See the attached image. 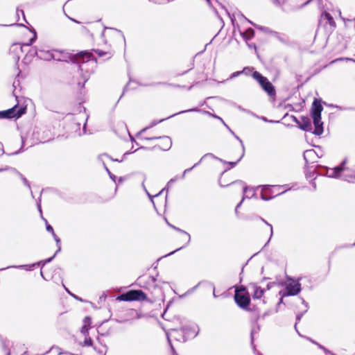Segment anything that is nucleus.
Segmentation results:
<instances>
[{
    "label": "nucleus",
    "mask_w": 355,
    "mask_h": 355,
    "mask_svg": "<svg viewBox=\"0 0 355 355\" xmlns=\"http://www.w3.org/2000/svg\"><path fill=\"white\" fill-rule=\"evenodd\" d=\"M347 164V159H345L338 166L330 168L324 167L325 175L331 178H338L341 176L342 173L345 172L343 175V180L348 182H355V171L349 173V169L345 167Z\"/></svg>",
    "instance_id": "f257e3e1"
},
{
    "label": "nucleus",
    "mask_w": 355,
    "mask_h": 355,
    "mask_svg": "<svg viewBox=\"0 0 355 355\" xmlns=\"http://www.w3.org/2000/svg\"><path fill=\"white\" fill-rule=\"evenodd\" d=\"M323 110L320 101L315 99L311 107V117L315 126L312 132L314 135L320 136L323 133V123L321 121V112Z\"/></svg>",
    "instance_id": "f03ea898"
},
{
    "label": "nucleus",
    "mask_w": 355,
    "mask_h": 355,
    "mask_svg": "<svg viewBox=\"0 0 355 355\" xmlns=\"http://www.w3.org/2000/svg\"><path fill=\"white\" fill-rule=\"evenodd\" d=\"M300 278L294 279L292 277L287 278V283L285 288L279 292V295L282 297L295 296L299 294L302 290Z\"/></svg>",
    "instance_id": "7ed1b4c3"
},
{
    "label": "nucleus",
    "mask_w": 355,
    "mask_h": 355,
    "mask_svg": "<svg viewBox=\"0 0 355 355\" xmlns=\"http://www.w3.org/2000/svg\"><path fill=\"white\" fill-rule=\"evenodd\" d=\"M287 185H264L262 187L261 197L263 200H269L275 196L286 192V190L280 191V189Z\"/></svg>",
    "instance_id": "20e7f679"
},
{
    "label": "nucleus",
    "mask_w": 355,
    "mask_h": 355,
    "mask_svg": "<svg viewBox=\"0 0 355 355\" xmlns=\"http://www.w3.org/2000/svg\"><path fill=\"white\" fill-rule=\"evenodd\" d=\"M252 77L260 84L263 89L267 92V94L272 96L275 94V89L270 82L263 76L259 72L254 71Z\"/></svg>",
    "instance_id": "39448f33"
},
{
    "label": "nucleus",
    "mask_w": 355,
    "mask_h": 355,
    "mask_svg": "<svg viewBox=\"0 0 355 355\" xmlns=\"http://www.w3.org/2000/svg\"><path fill=\"white\" fill-rule=\"evenodd\" d=\"M93 55L88 51H81L73 55L71 60L73 62H78L81 71H84V64L88 62L93 61Z\"/></svg>",
    "instance_id": "423d86ee"
},
{
    "label": "nucleus",
    "mask_w": 355,
    "mask_h": 355,
    "mask_svg": "<svg viewBox=\"0 0 355 355\" xmlns=\"http://www.w3.org/2000/svg\"><path fill=\"white\" fill-rule=\"evenodd\" d=\"M146 298V295L141 290H131L120 296L123 301L144 300Z\"/></svg>",
    "instance_id": "0eeeda50"
},
{
    "label": "nucleus",
    "mask_w": 355,
    "mask_h": 355,
    "mask_svg": "<svg viewBox=\"0 0 355 355\" xmlns=\"http://www.w3.org/2000/svg\"><path fill=\"white\" fill-rule=\"evenodd\" d=\"M145 140H155V139H161L162 143L159 145H157L151 148V150H154L156 148H159L162 150H168L172 146V140L168 136L163 137H144Z\"/></svg>",
    "instance_id": "6e6552de"
},
{
    "label": "nucleus",
    "mask_w": 355,
    "mask_h": 355,
    "mask_svg": "<svg viewBox=\"0 0 355 355\" xmlns=\"http://www.w3.org/2000/svg\"><path fill=\"white\" fill-rule=\"evenodd\" d=\"M25 108H19L17 110V106H15L10 109H8L5 111H0V118L1 119H11V118H19L20 117L24 112Z\"/></svg>",
    "instance_id": "1a4fd4ad"
},
{
    "label": "nucleus",
    "mask_w": 355,
    "mask_h": 355,
    "mask_svg": "<svg viewBox=\"0 0 355 355\" xmlns=\"http://www.w3.org/2000/svg\"><path fill=\"white\" fill-rule=\"evenodd\" d=\"M234 299L236 304L242 309H245L250 302V298L248 293H240V291H236Z\"/></svg>",
    "instance_id": "9d476101"
},
{
    "label": "nucleus",
    "mask_w": 355,
    "mask_h": 355,
    "mask_svg": "<svg viewBox=\"0 0 355 355\" xmlns=\"http://www.w3.org/2000/svg\"><path fill=\"white\" fill-rule=\"evenodd\" d=\"M234 183L239 184L241 185V187L243 189V193H244L243 197L241 201L236 207L235 211H236V213H237V209L241 205V204L243 202V200L245 198H251L253 196H254L255 191L254 190V189H252H252H249L248 187L244 185V183L242 181H236Z\"/></svg>",
    "instance_id": "9b49d317"
},
{
    "label": "nucleus",
    "mask_w": 355,
    "mask_h": 355,
    "mask_svg": "<svg viewBox=\"0 0 355 355\" xmlns=\"http://www.w3.org/2000/svg\"><path fill=\"white\" fill-rule=\"evenodd\" d=\"M249 288L251 290V295L253 299H261L266 291L265 288H262L255 283L250 284Z\"/></svg>",
    "instance_id": "f8f14e48"
},
{
    "label": "nucleus",
    "mask_w": 355,
    "mask_h": 355,
    "mask_svg": "<svg viewBox=\"0 0 355 355\" xmlns=\"http://www.w3.org/2000/svg\"><path fill=\"white\" fill-rule=\"evenodd\" d=\"M303 157L306 163L309 164V162H315V158L320 156L313 149H310L304 152Z\"/></svg>",
    "instance_id": "ddd939ff"
},
{
    "label": "nucleus",
    "mask_w": 355,
    "mask_h": 355,
    "mask_svg": "<svg viewBox=\"0 0 355 355\" xmlns=\"http://www.w3.org/2000/svg\"><path fill=\"white\" fill-rule=\"evenodd\" d=\"M301 130L309 132L312 130L310 119L307 116H302L298 125Z\"/></svg>",
    "instance_id": "4468645a"
},
{
    "label": "nucleus",
    "mask_w": 355,
    "mask_h": 355,
    "mask_svg": "<svg viewBox=\"0 0 355 355\" xmlns=\"http://www.w3.org/2000/svg\"><path fill=\"white\" fill-rule=\"evenodd\" d=\"M146 283H148L149 284H153V291H152L153 293L155 291V292H161L160 289H159V285L160 284H166V282H164V281H161L159 279H157V278L154 277H152V276H148L147 277V280L146 281Z\"/></svg>",
    "instance_id": "2eb2a0df"
},
{
    "label": "nucleus",
    "mask_w": 355,
    "mask_h": 355,
    "mask_svg": "<svg viewBox=\"0 0 355 355\" xmlns=\"http://www.w3.org/2000/svg\"><path fill=\"white\" fill-rule=\"evenodd\" d=\"M51 58H52V60H54L56 61L64 62V61H67V53L63 51L53 50Z\"/></svg>",
    "instance_id": "dca6fc26"
},
{
    "label": "nucleus",
    "mask_w": 355,
    "mask_h": 355,
    "mask_svg": "<svg viewBox=\"0 0 355 355\" xmlns=\"http://www.w3.org/2000/svg\"><path fill=\"white\" fill-rule=\"evenodd\" d=\"M205 113L206 114H209L210 115H211L212 116H214V118L216 119H219L223 124L229 130V131L234 136V137L240 142L241 145V147H242V150H243V153H244V151H245V147H244V144L243 143V141L237 136L235 135V133L230 128V127L224 122V121L223 120L222 118L216 116V115H214V114H210L209 112H205Z\"/></svg>",
    "instance_id": "f3484780"
},
{
    "label": "nucleus",
    "mask_w": 355,
    "mask_h": 355,
    "mask_svg": "<svg viewBox=\"0 0 355 355\" xmlns=\"http://www.w3.org/2000/svg\"><path fill=\"white\" fill-rule=\"evenodd\" d=\"M83 326L81 327L80 332L84 336H88L89 329H90L91 318L88 316L85 317L83 320Z\"/></svg>",
    "instance_id": "a211bd4d"
},
{
    "label": "nucleus",
    "mask_w": 355,
    "mask_h": 355,
    "mask_svg": "<svg viewBox=\"0 0 355 355\" xmlns=\"http://www.w3.org/2000/svg\"><path fill=\"white\" fill-rule=\"evenodd\" d=\"M41 263H42V261H39V262H37V263H33L31 265L10 266H8L6 268H1L0 271L8 269V268H24L26 270H32L34 267L39 266L41 264Z\"/></svg>",
    "instance_id": "6ab92c4d"
},
{
    "label": "nucleus",
    "mask_w": 355,
    "mask_h": 355,
    "mask_svg": "<svg viewBox=\"0 0 355 355\" xmlns=\"http://www.w3.org/2000/svg\"><path fill=\"white\" fill-rule=\"evenodd\" d=\"M321 21H325L326 23H328L331 26H336L334 19L329 12H324L321 15Z\"/></svg>",
    "instance_id": "aec40b11"
},
{
    "label": "nucleus",
    "mask_w": 355,
    "mask_h": 355,
    "mask_svg": "<svg viewBox=\"0 0 355 355\" xmlns=\"http://www.w3.org/2000/svg\"><path fill=\"white\" fill-rule=\"evenodd\" d=\"M37 39V33L35 31L33 32V36L29 40V41L26 43L23 44L21 46H18V44H15L12 46L13 50L17 49H20L21 51H23V46H30Z\"/></svg>",
    "instance_id": "412c9836"
},
{
    "label": "nucleus",
    "mask_w": 355,
    "mask_h": 355,
    "mask_svg": "<svg viewBox=\"0 0 355 355\" xmlns=\"http://www.w3.org/2000/svg\"><path fill=\"white\" fill-rule=\"evenodd\" d=\"M213 157V158L217 159V157H215L212 153H207V154H205V155H204V156L200 159V160L198 163L195 164L192 167L189 168H187V169H185V170L184 171L183 174H182V179H183V178H184L185 175H186L187 173L190 172V171H191L193 168H195L196 166H198V165L201 162V161H202L205 157Z\"/></svg>",
    "instance_id": "4be33fe9"
},
{
    "label": "nucleus",
    "mask_w": 355,
    "mask_h": 355,
    "mask_svg": "<svg viewBox=\"0 0 355 355\" xmlns=\"http://www.w3.org/2000/svg\"><path fill=\"white\" fill-rule=\"evenodd\" d=\"M241 35L244 40L248 41L252 39L254 35V31L249 28L245 32H241Z\"/></svg>",
    "instance_id": "5701e85b"
},
{
    "label": "nucleus",
    "mask_w": 355,
    "mask_h": 355,
    "mask_svg": "<svg viewBox=\"0 0 355 355\" xmlns=\"http://www.w3.org/2000/svg\"><path fill=\"white\" fill-rule=\"evenodd\" d=\"M51 55H52V51H45L40 50V54L38 55V58L40 59L44 60H52Z\"/></svg>",
    "instance_id": "b1692460"
},
{
    "label": "nucleus",
    "mask_w": 355,
    "mask_h": 355,
    "mask_svg": "<svg viewBox=\"0 0 355 355\" xmlns=\"http://www.w3.org/2000/svg\"><path fill=\"white\" fill-rule=\"evenodd\" d=\"M168 225L170 227H171L173 229H174L175 230L178 231V232H180L181 234H184V236L187 237V242H186L185 245L183 247L189 245V243H190V241H191V236H190V234L188 232H187L186 231H184L183 230H181V229H180L178 227H175V226H173V225H171L169 223H168Z\"/></svg>",
    "instance_id": "393cba45"
},
{
    "label": "nucleus",
    "mask_w": 355,
    "mask_h": 355,
    "mask_svg": "<svg viewBox=\"0 0 355 355\" xmlns=\"http://www.w3.org/2000/svg\"><path fill=\"white\" fill-rule=\"evenodd\" d=\"M178 331L177 330L175 329H172L170 332H167L166 333V336H167V339H168V342L169 343V345H171V349L173 351V352H175V349L173 348V347L171 345V337H173L175 338V339L177 340H179L174 334H177Z\"/></svg>",
    "instance_id": "a878e982"
},
{
    "label": "nucleus",
    "mask_w": 355,
    "mask_h": 355,
    "mask_svg": "<svg viewBox=\"0 0 355 355\" xmlns=\"http://www.w3.org/2000/svg\"><path fill=\"white\" fill-rule=\"evenodd\" d=\"M98 334L102 336H108L109 335L111 334L112 333V331L110 329H109L108 330H106L105 331L104 330V325H103V323L98 327Z\"/></svg>",
    "instance_id": "bb28decb"
},
{
    "label": "nucleus",
    "mask_w": 355,
    "mask_h": 355,
    "mask_svg": "<svg viewBox=\"0 0 355 355\" xmlns=\"http://www.w3.org/2000/svg\"><path fill=\"white\" fill-rule=\"evenodd\" d=\"M242 17H243L245 19H246L249 23H250V24H252L253 26H254L257 27V28H258L259 29H260L261 31H263V32H265V33H270V34H271V31H271L269 28H268V27H263V26H257V25H255L254 23H252L251 21H250V20L247 19V18H246V17H245L243 15H242Z\"/></svg>",
    "instance_id": "cd10ccee"
},
{
    "label": "nucleus",
    "mask_w": 355,
    "mask_h": 355,
    "mask_svg": "<svg viewBox=\"0 0 355 355\" xmlns=\"http://www.w3.org/2000/svg\"><path fill=\"white\" fill-rule=\"evenodd\" d=\"M164 120V119H160L159 121H153L150 123V124L148 127L143 128V129H142V130L139 132V134L140 135V134L144 133V132H146L148 129L153 128V126L156 125L157 124H158L159 123H160V122L163 121Z\"/></svg>",
    "instance_id": "c85d7f7f"
},
{
    "label": "nucleus",
    "mask_w": 355,
    "mask_h": 355,
    "mask_svg": "<svg viewBox=\"0 0 355 355\" xmlns=\"http://www.w3.org/2000/svg\"><path fill=\"white\" fill-rule=\"evenodd\" d=\"M94 349L99 355H105L107 352V347L105 345L101 346L100 348L94 347Z\"/></svg>",
    "instance_id": "c756f323"
},
{
    "label": "nucleus",
    "mask_w": 355,
    "mask_h": 355,
    "mask_svg": "<svg viewBox=\"0 0 355 355\" xmlns=\"http://www.w3.org/2000/svg\"><path fill=\"white\" fill-rule=\"evenodd\" d=\"M110 157L108 155H107L105 153H103V154H101V155H98V160L99 162H102L103 166L105 168V166H106L105 163V159H110Z\"/></svg>",
    "instance_id": "7c9ffc66"
},
{
    "label": "nucleus",
    "mask_w": 355,
    "mask_h": 355,
    "mask_svg": "<svg viewBox=\"0 0 355 355\" xmlns=\"http://www.w3.org/2000/svg\"><path fill=\"white\" fill-rule=\"evenodd\" d=\"M40 54V51L37 50L35 47H32L28 52V55L31 57L37 56Z\"/></svg>",
    "instance_id": "2f4dec72"
},
{
    "label": "nucleus",
    "mask_w": 355,
    "mask_h": 355,
    "mask_svg": "<svg viewBox=\"0 0 355 355\" xmlns=\"http://www.w3.org/2000/svg\"><path fill=\"white\" fill-rule=\"evenodd\" d=\"M13 171H15V172L20 177L23 183L30 189L31 186H30V184H29L28 181L27 180V179L26 178H24L21 173L17 171L15 169H13Z\"/></svg>",
    "instance_id": "473e14b6"
},
{
    "label": "nucleus",
    "mask_w": 355,
    "mask_h": 355,
    "mask_svg": "<svg viewBox=\"0 0 355 355\" xmlns=\"http://www.w3.org/2000/svg\"><path fill=\"white\" fill-rule=\"evenodd\" d=\"M200 110L198 108H191V109H189V110H183V111H180L176 114H174L168 117H167L166 119H168V118H171L173 116H175L177 114H182V113H185V112H200Z\"/></svg>",
    "instance_id": "72a5a7b5"
},
{
    "label": "nucleus",
    "mask_w": 355,
    "mask_h": 355,
    "mask_svg": "<svg viewBox=\"0 0 355 355\" xmlns=\"http://www.w3.org/2000/svg\"><path fill=\"white\" fill-rule=\"evenodd\" d=\"M60 250H61V247L59 246L58 250L55 252L54 255L49 259H45L44 261H42L41 264L42 263V266H44V264L51 262L53 260V259L55 257L57 253L60 251Z\"/></svg>",
    "instance_id": "f704fd0d"
},
{
    "label": "nucleus",
    "mask_w": 355,
    "mask_h": 355,
    "mask_svg": "<svg viewBox=\"0 0 355 355\" xmlns=\"http://www.w3.org/2000/svg\"><path fill=\"white\" fill-rule=\"evenodd\" d=\"M8 345H9V343L8 341H6V340L2 341V347L4 349V351L6 352V355H10V352L8 349Z\"/></svg>",
    "instance_id": "c9c22d12"
},
{
    "label": "nucleus",
    "mask_w": 355,
    "mask_h": 355,
    "mask_svg": "<svg viewBox=\"0 0 355 355\" xmlns=\"http://www.w3.org/2000/svg\"><path fill=\"white\" fill-rule=\"evenodd\" d=\"M93 341L90 337L88 336H85L84 345L85 346H92Z\"/></svg>",
    "instance_id": "e433bc0d"
},
{
    "label": "nucleus",
    "mask_w": 355,
    "mask_h": 355,
    "mask_svg": "<svg viewBox=\"0 0 355 355\" xmlns=\"http://www.w3.org/2000/svg\"><path fill=\"white\" fill-rule=\"evenodd\" d=\"M105 170L106 171V172L107 173L108 175L110 176V178L112 179V180L116 183V177L112 174L110 171L109 170V168L107 167V166H105Z\"/></svg>",
    "instance_id": "4c0bfd02"
},
{
    "label": "nucleus",
    "mask_w": 355,
    "mask_h": 355,
    "mask_svg": "<svg viewBox=\"0 0 355 355\" xmlns=\"http://www.w3.org/2000/svg\"><path fill=\"white\" fill-rule=\"evenodd\" d=\"M262 221L263 223H265L267 225H268L270 228V238L268 239V241H267V243H266V245H267L268 243V242L270 241V239L272 238V234H273V230H272V226L268 223L266 220H265L263 218H261Z\"/></svg>",
    "instance_id": "58836bf2"
},
{
    "label": "nucleus",
    "mask_w": 355,
    "mask_h": 355,
    "mask_svg": "<svg viewBox=\"0 0 355 355\" xmlns=\"http://www.w3.org/2000/svg\"><path fill=\"white\" fill-rule=\"evenodd\" d=\"M243 155H244V153H243L241 156L239 157V159L236 162H228V164L230 165V166L232 168L234 167L236 165V164L241 159Z\"/></svg>",
    "instance_id": "ea45409f"
},
{
    "label": "nucleus",
    "mask_w": 355,
    "mask_h": 355,
    "mask_svg": "<svg viewBox=\"0 0 355 355\" xmlns=\"http://www.w3.org/2000/svg\"><path fill=\"white\" fill-rule=\"evenodd\" d=\"M259 330V327H254L252 329V331H251V338H252V341H253V339H254V334H256V333H258Z\"/></svg>",
    "instance_id": "a19ab883"
},
{
    "label": "nucleus",
    "mask_w": 355,
    "mask_h": 355,
    "mask_svg": "<svg viewBox=\"0 0 355 355\" xmlns=\"http://www.w3.org/2000/svg\"><path fill=\"white\" fill-rule=\"evenodd\" d=\"M271 35L274 36L275 37L277 38L278 40L283 41L282 39L280 34L276 31H271Z\"/></svg>",
    "instance_id": "79ce46f5"
},
{
    "label": "nucleus",
    "mask_w": 355,
    "mask_h": 355,
    "mask_svg": "<svg viewBox=\"0 0 355 355\" xmlns=\"http://www.w3.org/2000/svg\"><path fill=\"white\" fill-rule=\"evenodd\" d=\"M46 231L50 232V233H51L52 235L55 234L54 232L53 227L51 225L47 224L46 227Z\"/></svg>",
    "instance_id": "37998d69"
},
{
    "label": "nucleus",
    "mask_w": 355,
    "mask_h": 355,
    "mask_svg": "<svg viewBox=\"0 0 355 355\" xmlns=\"http://www.w3.org/2000/svg\"><path fill=\"white\" fill-rule=\"evenodd\" d=\"M19 13H21V15H22L24 19L26 20L25 19V15H24V10L17 8V11H16V14H17V17H19Z\"/></svg>",
    "instance_id": "c03bdc74"
},
{
    "label": "nucleus",
    "mask_w": 355,
    "mask_h": 355,
    "mask_svg": "<svg viewBox=\"0 0 355 355\" xmlns=\"http://www.w3.org/2000/svg\"><path fill=\"white\" fill-rule=\"evenodd\" d=\"M142 186H143V187H144V190H145V191H146V194L148 195V197H149V198L150 199V201L154 204V201H153V196H151V195L148 193V191H147V189H146V187H145V185H144V183L142 184Z\"/></svg>",
    "instance_id": "a18cd8bd"
},
{
    "label": "nucleus",
    "mask_w": 355,
    "mask_h": 355,
    "mask_svg": "<svg viewBox=\"0 0 355 355\" xmlns=\"http://www.w3.org/2000/svg\"><path fill=\"white\" fill-rule=\"evenodd\" d=\"M304 314V312L303 313H298L297 315H296V322H298L300 321L302 315ZM296 326H297V323H295V328L296 329Z\"/></svg>",
    "instance_id": "49530a36"
},
{
    "label": "nucleus",
    "mask_w": 355,
    "mask_h": 355,
    "mask_svg": "<svg viewBox=\"0 0 355 355\" xmlns=\"http://www.w3.org/2000/svg\"><path fill=\"white\" fill-rule=\"evenodd\" d=\"M52 236H53L55 241L56 242L57 245H58V247L60 246V238L55 234H53Z\"/></svg>",
    "instance_id": "de8ad7c7"
},
{
    "label": "nucleus",
    "mask_w": 355,
    "mask_h": 355,
    "mask_svg": "<svg viewBox=\"0 0 355 355\" xmlns=\"http://www.w3.org/2000/svg\"><path fill=\"white\" fill-rule=\"evenodd\" d=\"M95 52L98 54V55L99 57H103V55H105L107 53L106 52H104V51H103L101 50H98V49L95 50Z\"/></svg>",
    "instance_id": "09e8293b"
},
{
    "label": "nucleus",
    "mask_w": 355,
    "mask_h": 355,
    "mask_svg": "<svg viewBox=\"0 0 355 355\" xmlns=\"http://www.w3.org/2000/svg\"><path fill=\"white\" fill-rule=\"evenodd\" d=\"M286 0H274V3L277 6H281L284 3Z\"/></svg>",
    "instance_id": "8fccbe9b"
},
{
    "label": "nucleus",
    "mask_w": 355,
    "mask_h": 355,
    "mask_svg": "<svg viewBox=\"0 0 355 355\" xmlns=\"http://www.w3.org/2000/svg\"><path fill=\"white\" fill-rule=\"evenodd\" d=\"M302 304L305 307V310L304 311V313L306 312L308 309H309V304L308 303L304 300L302 298Z\"/></svg>",
    "instance_id": "3c124183"
},
{
    "label": "nucleus",
    "mask_w": 355,
    "mask_h": 355,
    "mask_svg": "<svg viewBox=\"0 0 355 355\" xmlns=\"http://www.w3.org/2000/svg\"><path fill=\"white\" fill-rule=\"evenodd\" d=\"M275 284V282H269L266 286V288H265L266 291L270 290Z\"/></svg>",
    "instance_id": "603ef678"
},
{
    "label": "nucleus",
    "mask_w": 355,
    "mask_h": 355,
    "mask_svg": "<svg viewBox=\"0 0 355 355\" xmlns=\"http://www.w3.org/2000/svg\"><path fill=\"white\" fill-rule=\"evenodd\" d=\"M236 291H240V293H247L246 288L243 286H241L239 289H236Z\"/></svg>",
    "instance_id": "864d4df0"
},
{
    "label": "nucleus",
    "mask_w": 355,
    "mask_h": 355,
    "mask_svg": "<svg viewBox=\"0 0 355 355\" xmlns=\"http://www.w3.org/2000/svg\"><path fill=\"white\" fill-rule=\"evenodd\" d=\"M137 281H138V284H139L140 286H141V284L144 283V277H139L138 278Z\"/></svg>",
    "instance_id": "5fc2aeb1"
},
{
    "label": "nucleus",
    "mask_w": 355,
    "mask_h": 355,
    "mask_svg": "<svg viewBox=\"0 0 355 355\" xmlns=\"http://www.w3.org/2000/svg\"><path fill=\"white\" fill-rule=\"evenodd\" d=\"M248 46L249 48H250L252 49H254V50L257 49V46H256V44L254 43L248 44Z\"/></svg>",
    "instance_id": "6e6d98bb"
},
{
    "label": "nucleus",
    "mask_w": 355,
    "mask_h": 355,
    "mask_svg": "<svg viewBox=\"0 0 355 355\" xmlns=\"http://www.w3.org/2000/svg\"><path fill=\"white\" fill-rule=\"evenodd\" d=\"M4 153V150H3V144L0 142V155H3Z\"/></svg>",
    "instance_id": "4d7b16f0"
},
{
    "label": "nucleus",
    "mask_w": 355,
    "mask_h": 355,
    "mask_svg": "<svg viewBox=\"0 0 355 355\" xmlns=\"http://www.w3.org/2000/svg\"><path fill=\"white\" fill-rule=\"evenodd\" d=\"M87 117L85 119V121L84 123V125H83V134H85L86 132V125H87Z\"/></svg>",
    "instance_id": "13d9d810"
},
{
    "label": "nucleus",
    "mask_w": 355,
    "mask_h": 355,
    "mask_svg": "<svg viewBox=\"0 0 355 355\" xmlns=\"http://www.w3.org/2000/svg\"><path fill=\"white\" fill-rule=\"evenodd\" d=\"M292 119H293V121L294 122H295L299 125V123L300 122V120L297 119V118L294 116H292Z\"/></svg>",
    "instance_id": "bf43d9fd"
},
{
    "label": "nucleus",
    "mask_w": 355,
    "mask_h": 355,
    "mask_svg": "<svg viewBox=\"0 0 355 355\" xmlns=\"http://www.w3.org/2000/svg\"><path fill=\"white\" fill-rule=\"evenodd\" d=\"M284 297H282V296H280L279 301V302L277 303V307H278L281 304H282V303L284 302V301H283Z\"/></svg>",
    "instance_id": "052dcab7"
},
{
    "label": "nucleus",
    "mask_w": 355,
    "mask_h": 355,
    "mask_svg": "<svg viewBox=\"0 0 355 355\" xmlns=\"http://www.w3.org/2000/svg\"><path fill=\"white\" fill-rule=\"evenodd\" d=\"M261 119L266 122H270V123H273L274 121H269L268 120L266 117L263 116L261 117Z\"/></svg>",
    "instance_id": "680f3d73"
},
{
    "label": "nucleus",
    "mask_w": 355,
    "mask_h": 355,
    "mask_svg": "<svg viewBox=\"0 0 355 355\" xmlns=\"http://www.w3.org/2000/svg\"><path fill=\"white\" fill-rule=\"evenodd\" d=\"M340 60H348V61H352V62H355V60H354L352 58H340Z\"/></svg>",
    "instance_id": "e2e57ef3"
},
{
    "label": "nucleus",
    "mask_w": 355,
    "mask_h": 355,
    "mask_svg": "<svg viewBox=\"0 0 355 355\" xmlns=\"http://www.w3.org/2000/svg\"><path fill=\"white\" fill-rule=\"evenodd\" d=\"M68 18H69L70 20H71L72 21L75 22V23H77V24H80V21H77V20H76L75 19H73V18H71V17H68Z\"/></svg>",
    "instance_id": "0e129e2a"
},
{
    "label": "nucleus",
    "mask_w": 355,
    "mask_h": 355,
    "mask_svg": "<svg viewBox=\"0 0 355 355\" xmlns=\"http://www.w3.org/2000/svg\"><path fill=\"white\" fill-rule=\"evenodd\" d=\"M37 208L40 214H42V209H41V205L40 202L37 203Z\"/></svg>",
    "instance_id": "69168bd1"
},
{
    "label": "nucleus",
    "mask_w": 355,
    "mask_h": 355,
    "mask_svg": "<svg viewBox=\"0 0 355 355\" xmlns=\"http://www.w3.org/2000/svg\"><path fill=\"white\" fill-rule=\"evenodd\" d=\"M240 73V72H236V73H234L232 74L231 76V78H233V77H235L237 75H239Z\"/></svg>",
    "instance_id": "338daca9"
},
{
    "label": "nucleus",
    "mask_w": 355,
    "mask_h": 355,
    "mask_svg": "<svg viewBox=\"0 0 355 355\" xmlns=\"http://www.w3.org/2000/svg\"><path fill=\"white\" fill-rule=\"evenodd\" d=\"M110 159L114 161V162H121L123 161V159L119 160V159H114L112 157H110Z\"/></svg>",
    "instance_id": "774afa93"
}]
</instances>
